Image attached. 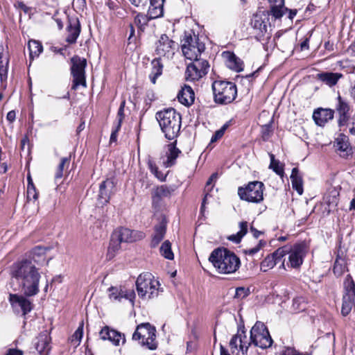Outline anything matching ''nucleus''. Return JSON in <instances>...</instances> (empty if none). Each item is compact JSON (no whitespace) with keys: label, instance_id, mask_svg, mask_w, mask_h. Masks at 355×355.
<instances>
[{"label":"nucleus","instance_id":"64","mask_svg":"<svg viewBox=\"0 0 355 355\" xmlns=\"http://www.w3.org/2000/svg\"><path fill=\"white\" fill-rule=\"evenodd\" d=\"M240 231L239 232L241 235L244 236L248 232V222L242 221L239 223Z\"/></svg>","mask_w":355,"mask_h":355},{"label":"nucleus","instance_id":"45","mask_svg":"<svg viewBox=\"0 0 355 355\" xmlns=\"http://www.w3.org/2000/svg\"><path fill=\"white\" fill-rule=\"evenodd\" d=\"M291 250V245H285L281 248H277L275 252L271 253L272 256L275 258L276 261L278 262L284 256L288 254Z\"/></svg>","mask_w":355,"mask_h":355},{"label":"nucleus","instance_id":"47","mask_svg":"<svg viewBox=\"0 0 355 355\" xmlns=\"http://www.w3.org/2000/svg\"><path fill=\"white\" fill-rule=\"evenodd\" d=\"M2 58H3V52H0V80L1 82H3V80L7 79L8 66V63H9V59L8 58H6V63L4 65Z\"/></svg>","mask_w":355,"mask_h":355},{"label":"nucleus","instance_id":"41","mask_svg":"<svg viewBox=\"0 0 355 355\" xmlns=\"http://www.w3.org/2000/svg\"><path fill=\"white\" fill-rule=\"evenodd\" d=\"M277 263L275 258L270 254L261 262V270L263 272H266L269 269L272 268Z\"/></svg>","mask_w":355,"mask_h":355},{"label":"nucleus","instance_id":"12","mask_svg":"<svg viewBox=\"0 0 355 355\" xmlns=\"http://www.w3.org/2000/svg\"><path fill=\"white\" fill-rule=\"evenodd\" d=\"M29 297L30 296H26L24 294L19 295L15 293H10L8 301L13 310V312L15 313H19V307L22 313V316L25 318L26 315L34 309V304L30 300L28 299Z\"/></svg>","mask_w":355,"mask_h":355},{"label":"nucleus","instance_id":"33","mask_svg":"<svg viewBox=\"0 0 355 355\" xmlns=\"http://www.w3.org/2000/svg\"><path fill=\"white\" fill-rule=\"evenodd\" d=\"M285 6H281V3H270V10H265L268 14V17L272 15L275 19H281L285 13Z\"/></svg>","mask_w":355,"mask_h":355},{"label":"nucleus","instance_id":"35","mask_svg":"<svg viewBox=\"0 0 355 355\" xmlns=\"http://www.w3.org/2000/svg\"><path fill=\"white\" fill-rule=\"evenodd\" d=\"M27 200H37L38 198V192L29 173L27 175Z\"/></svg>","mask_w":355,"mask_h":355},{"label":"nucleus","instance_id":"7","mask_svg":"<svg viewBox=\"0 0 355 355\" xmlns=\"http://www.w3.org/2000/svg\"><path fill=\"white\" fill-rule=\"evenodd\" d=\"M250 339L251 343L261 349L269 348L273 343L267 327L261 321H257L250 329Z\"/></svg>","mask_w":355,"mask_h":355},{"label":"nucleus","instance_id":"55","mask_svg":"<svg viewBox=\"0 0 355 355\" xmlns=\"http://www.w3.org/2000/svg\"><path fill=\"white\" fill-rule=\"evenodd\" d=\"M240 345H239V349L241 351L243 355H247L249 347L253 345V343H251V340L250 339V341L247 343L244 340H243V338H241V340H239Z\"/></svg>","mask_w":355,"mask_h":355},{"label":"nucleus","instance_id":"40","mask_svg":"<svg viewBox=\"0 0 355 355\" xmlns=\"http://www.w3.org/2000/svg\"><path fill=\"white\" fill-rule=\"evenodd\" d=\"M164 14V9L162 6H151L150 5L149 9L146 17L149 21L162 17Z\"/></svg>","mask_w":355,"mask_h":355},{"label":"nucleus","instance_id":"57","mask_svg":"<svg viewBox=\"0 0 355 355\" xmlns=\"http://www.w3.org/2000/svg\"><path fill=\"white\" fill-rule=\"evenodd\" d=\"M248 295V291L244 287H238L235 291L234 298H244Z\"/></svg>","mask_w":355,"mask_h":355},{"label":"nucleus","instance_id":"14","mask_svg":"<svg viewBox=\"0 0 355 355\" xmlns=\"http://www.w3.org/2000/svg\"><path fill=\"white\" fill-rule=\"evenodd\" d=\"M336 111L338 114V125L341 128L345 126L351 116V107L349 103L344 99L340 94L337 97Z\"/></svg>","mask_w":355,"mask_h":355},{"label":"nucleus","instance_id":"52","mask_svg":"<svg viewBox=\"0 0 355 355\" xmlns=\"http://www.w3.org/2000/svg\"><path fill=\"white\" fill-rule=\"evenodd\" d=\"M193 60L195 62H197V63L200 67V69L201 71L200 72H201V74L202 75V76H205V75H207L209 71V67H210L209 62L207 60H200L198 58V57L197 58L196 60Z\"/></svg>","mask_w":355,"mask_h":355},{"label":"nucleus","instance_id":"10","mask_svg":"<svg viewBox=\"0 0 355 355\" xmlns=\"http://www.w3.org/2000/svg\"><path fill=\"white\" fill-rule=\"evenodd\" d=\"M71 73L73 76L71 89L76 90L78 86L87 87L85 68L87 60L78 55H74L71 59Z\"/></svg>","mask_w":355,"mask_h":355},{"label":"nucleus","instance_id":"58","mask_svg":"<svg viewBox=\"0 0 355 355\" xmlns=\"http://www.w3.org/2000/svg\"><path fill=\"white\" fill-rule=\"evenodd\" d=\"M239 339L238 335H234L230 341V347L231 349L232 354H234L235 349H237L238 345H237V340Z\"/></svg>","mask_w":355,"mask_h":355},{"label":"nucleus","instance_id":"15","mask_svg":"<svg viewBox=\"0 0 355 355\" xmlns=\"http://www.w3.org/2000/svg\"><path fill=\"white\" fill-rule=\"evenodd\" d=\"M306 245L303 243H295L291 245L288 257L290 266L293 268H298L303 263V257L305 253Z\"/></svg>","mask_w":355,"mask_h":355},{"label":"nucleus","instance_id":"13","mask_svg":"<svg viewBox=\"0 0 355 355\" xmlns=\"http://www.w3.org/2000/svg\"><path fill=\"white\" fill-rule=\"evenodd\" d=\"M155 45V53L157 55L163 57L166 56L167 58L174 55L176 44L166 34L161 35Z\"/></svg>","mask_w":355,"mask_h":355},{"label":"nucleus","instance_id":"9","mask_svg":"<svg viewBox=\"0 0 355 355\" xmlns=\"http://www.w3.org/2000/svg\"><path fill=\"white\" fill-rule=\"evenodd\" d=\"M155 328L150 323H141L139 324L134 334H132V340H139L142 338L141 342L143 346H147L150 350H155L157 347L155 340Z\"/></svg>","mask_w":355,"mask_h":355},{"label":"nucleus","instance_id":"25","mask_svg":"<svg viewBox=\"0 0 355 355\" xmlns=\"http://www.w3.org/2000/svg\"><path fill=\"white\" fill-rule=\"evenodd\" d=\"M317 77L318 80L324 83L328 86L333 87L343 77V75L340 73L324 71L318 73Z\"/></svg>","mask_w":355,"mask_h":355},{"label":"nucleus","instance_id":"29","mask_svg":"<svg viewBox=\"0 0 355 355\" xmlns=\"http://www.w3.org/2000/svg\"><path fill=\"white\" fill-rule=\"evenodd\" d=\"M49 248L37 245L33 248L30 252L29 260H31L34 263H40V262L45 260V254Z\"/></svg>","mask_w":355,"mask_h":355},{"label":"nucleus","instance_id":"18","mask_svg":"<svg viewBox=\"0 0 355 355\" xmlns=\"http://www.w3.org/2000/svg\"><path fill=\"white\" fill-rule=\"evenodd\" d=\"M334 113L335 110L331 108L318 107L313 111V119L317 125L324 127L334 119Z\"/></svg>","mask_w":355,"mask_h":355},{"label":"nucleus","instance_id":"8","mask_svg":"<svg viewBox=\"0 0 355 355\" xmlns=\"http://www.w3.org/2000/svg\"><path fill=\"white\" fill-rule=\"evenodd\" d=\"M152 274H141L136 281V288L139 297L144 299L148 294V299L154 298L158 295L159 289L157 286L159 282L152 279Z\"/></svg>","mask_w":355,"mask_h":355},{"label":"nucleus","instance_id":"39","mask_svg":"<svg viewBox=\"0 0 355 355\" xmlns=\"http://www.w3.org/2000/svg\"><path fill=\"white\" fill-rule=\"evenodd\" d=\"M338 150L344 153L342 157L347 158L349 155L352 154V148L349 146L347 141H345L344 139H337Z\"/></svg>","mask_w":355,"mask_h":355},{"label":"nucleus","instance_id":"42","mask_svg":"<svg viewBox=\"0 0 355 355\" xmlns=\"http://www.w3.org/2000/svg\"><path fill=\"white\" fill-rule=\"evenodd\" d=\"M273 118L267 123L261 126V136L263 141H268L273 133Z\"/></svg>","mask_w":355,"mask_h":355},{"label":"nucleus","instance_id":"27","mask_svg":"<svg viewBox=\"0 0 355 355\" xmlns=\"http://www.w3.org/2000/svg\"><path fill=\"white\" fill-rule=\"evenodd\" d=\"M152 70L149 75L150 80L153 84H155L159 76L162 74L164 65L160 57L153 59L151 62Z\"/></svg>","mask_w":355,"mask_h":355},{"label":"nucleus","instance_id":"62","mask_svg":"<svg viewBox=\"0 0 355 355\" xmlns=\"http://www.w3.org/2000/svg\"><path fill=\"white\" fill-rule=\"evenodd\" d=\"M243 237V236L238 232L236 234H232L228 236L227 239L237 244L241 242Z\"/></svg>","mask_w":355,"mask_h":355},{"label":"nucleus","instance_id":"34","mask_svg":"<svg viewBox=\"0 0 355 355\" xmlns=\"http://www.w3.org/2000/svg\"><path fill=\"white\" fill-rule=\"evenodd\" d=\"M28 49L30 51L31 59L39 56L43 51L42 43L37 40H30L28 43Z\"/></svg>","mask_w":355,"mask_h":355},{"label":"nucleus","instance_id":"28","mask_svg":"<svg viewBox=\"0 0 355 355\" xmlns=\"http://www.w3.org/2000/svg\"><path fill=\"white\" fill-rule=\"evenodd\" d=\"M290 178L291 180L293 189L295 190L300 195H302L303 193V181L302 177L300 175L298 168L295 167L292 169Z\"/></svg>","mask_w":355,"mask_h":355},{"label":"nucleus","instance_id":"54","mask_svg":"<svg viewBox=\"0 0 355 355\" xmlns=\"http://www.w3.org/2000/svg\"><path fill=\"white\" fill-rule=\"evenodd\" d=\"M123 336V343L125 342V335L122 334L119 331L116 330H112V340L111 343L114 344V345H119L120 340L121 339Z\"/></svg>","mask_w":355,"mask_h":355},{"label":"nucleus","instance_id":"23","mask_svg":"<svg viewBox=\"0 0 355 355\" xmlns=\"http://www.w3.org/2000/svg\"><path fill=\"white\" fill-rule=\"evenodd\" d=\"M178 101L185 105L190 106L194 102L195 94L193 89L188 85H185L178 94Z\"/></svg>","mask_w":355,"mask_h":355},{"label":"nucleus","instance_id":"49","mask_svg":"<svg viewBox=\"0 0 355 355\" xmlns=\"http://www.w3.org/2000/svg\"><path fill=\"white\" fill-rule=\"evenodd\" d=\"M352 307V302L349 299V296L346 297L343 296V304L341 308V313L343 316H347L351 311Z\"/></svg>","mask_w":355,"mask_h":355},{"label":"nucleus","instance_id":"11","mask_svg":"<svg viewBox=\"0 0 355 355\" xmlns=\"http://www.w3.org/2000/svg\"><path fill=\"white\" fill-rule=\"evenodd\" d=\"M269 23L268 14L265 10L259 8L255 14L252 15L250 24L256 31L255 38L257 41L263 40L267 34V24Z\"/></svg>","mask_w":355,"mask_h":355},{"label":"nucleus","instance_id":"3","mask_svg":"<svg viewBox=\"0 0 355 355\" xmlns=\"http://www.w3.org/2000/svg\"><path fill=\"white\" fill-rule=\"evenodd\" d=\"M155 116L167 139L173 140L178 136L182 124V116L174 108L169 107L159 111Z\"/></svg>","mask_w":355,"mask_h":355},{"label":"nucleus","instance_id":"4","mask_svg":"<svg viewBox=\"0 0 355 355\" xmlns=\"http://www.w3.org/2000/svg\"><path fill=\"white\" fill-rule=\"evenodd\" d=\"M214 101L218 105H227L233 102L237 96V87L234 83L217 80L211 85Z\"/></svg>","mask_w":355,"mask_h":355},{"label":"nucleus","instance_id":"19","mask_svg":"<svg viewBox=\"0 0 355 355\" xmlns=\"http://www.w3.org/2000/svg\"><path fill=\"white\" fill-rule=\"evenodd\" d=\"M67 31L68 35L66 37V42L70 44H75L81 31L80 23L78 17H68Z\"/></svg>","mask_w":355,"mask_h":355},{"label":"nucleus","instance_id":"36","mask_svg":"<svg viewBox=\"0 0 355 355\" xmlns=\"http://www.w3.org/2000/svg\"><path fill=\"white\" fill-rule=\"evenodd\" d=\"M134 21L138 28V34L140 35L144 31L146 26L150 21L145 14L139 12L135 16Z\"/></svg>","mask_w":355,"mask_h":355},{"label":"nucleus","instance_id":"43","mask_svg":"<svg viewBox=\"0 0 355 355\" xmlns=\"http://www.w3.org/2000/svg\"><path fill=\"white\" fill-rule=\"evenodd\" d=\"M344 289L346 291V294L348 295L350 293L354 295L355 294V282L351 276V275H347L345 277L343 283Z\"/></svg>","mask_w":355,"mask_h":355},{"label":"nucleus","instance_id":"6","mask_svg":"<svg viewBox=\"0 0 355 355\" xmlns=\"http://www.w3.org/2000/svg\"><path fill=\"white\" fill-rule=\"evenodd\" d=\"M265 185L260 181L249 182L238 188V196L241 200L258 204L263 200Z\"/></svg>","mask_w":355,"mask_h":355},{"label":"nucleus","instance_id":"5","mask_svg":"<svg viewBox=\"0 0 355 355\" xmlns=\"http://www.w3.org/2000/svg\"><path fill=\"white\" fill-rule=\"evenodd\" d=\"M181 49L183 55L187 59L196 60L205 50V45L200 42L198 35H196L192 30L184 31Z\"/></svg>","mask_w":355,"mask_h":355},{"label":"nucleus","instance_id":"24","mask_svg":"<svg viewBox=\"0 0 355 355\" xmlns=\"http://www.w3.org/2000/svg\"><path fill=\"white\" fill-rule=\"evenodd\" d=\"M223 53L227 55L226 65L229 69L236 72H241L243 70L244 64L243 60L237 57L234 52L227 51Z\"/></svg>","mask_w":355,"mask_h":355},{"label":"nucleus","instance_id":"32","mask_svg":"<svg viewBox=\"0 0 355 355\" xmlns=\"http://www.w3.org/2000/svg\"><path fill=\"white\" fill-rule=\"evenodd\" d=\"M269 157L270 163L268 168L272 169L277 175L283 178L284 175V164H282L278 159H276L275 155L272 153H269Z\"/></svg>","mask_w":355,"mask_h":355},{"label":"nucleus","instance_id":"59","mask_svg":"<svg viewBox=\"0 0 355 355\" xmlns=\"http://www.w3.org/2000/svg\"><path fill=\"white\" fill-rule=\"evenodd\" d=\"M125 101H123V102H121L120 106H119V108L118 110V112H117V120L118 121H123V120L124 119V117H125V114H124V107H125Z\"/></svg>","mask_w":355,"mask_h":355},{"label":"nucleus","instance_id":"31","mask_svg":"<svg viewBox=\"0 0 355 355\" xmlns=\"http://www.w3.org/2000/svg\"><path fill=\"white\" fill-rule=\"evenodd\" d=\"M51 338L46 334L40 335L37 337V341L35 343V349L40 354H42L44 351L49 350V343Z\"/></svg>","mask_w":355,"mask_h":355},{"label":"nucleus","instance_id":"17","mask_svg":"<svg viewBox=\"0 0 355 355\" xmlns=\"http://www.w3.org/2000/svg\"><path fill=\"white\" fill-rule=\"evenodd\" d=\"M115 184L112 179L107 178L103 181L99 186V192L98 195V204L101 207L106 205L110 202L112 189Z\"/></svg>","mask_w":355,"mask_h":355},{"label":"nucleus","instance_id":"26","mask_svg":"<svg viewBox=\"0 0 355 355\" xmlns=\"http://www.w3.org/2000/svg\"><path fill=\"white\" fill-rule=\"evenodd\" d=\"M200 67L197 62H193L189 64L187 67L185 71V78L187 81H195L201 78L202 75L201 74Z\"/></svg>","mask_w":355,"mask_h":355},{"label":"nucleus","instance_id":"16","mask_svg":"<svg viewBox=\"0 0 355 355\" xmlns=\"http://www.w3.org/2000/svg\"><path fill=\"white\" fill-rule=\"evenodd\" d=\"M114 233L121 242L125 243L141 241L146 236L145 233L142 231L132 230L123 227L115 230Z\"/></svg>","mask_w":355,"mask_h":355},{"label":"nucleus","instance_id":"50","mask_svg":"<svg viewBox=\"0 0 355 355\" xmlns=\"http://www.w3.org/2000/svg\"><path fill=\"white\" fill-rule=\"evenodd\" d=\"M339 255L337 256L334 264L333 272L336 277H340L345 272L346 266L344 263L339 261Z\"/></svg>","mask_w":355,"mask_h":355},{"label":"nucleus","instance_id":"56","mask_svg":"<svg viewBox=\"0 0 355 355\" xmlns=\"http://www.w3.org/2000/svg\"><path fill=\"white\" fill-rule=\"evenodd\" d=\"M135 297H136L135 293L133 289L127 291L123 288V298L128 300L130 302H131L133 304Z\"/></svg>","mask_w":355,"mask_h":355},{"label":"nucleus","instance_id":"51","mask_svg":"<svg viewBox=\"0 0 355 355\" xmlns=\"http://www.w3.org/2000/svg\"><path fill=\"white\" fill-rule=\"evenodd\" d=\"M266 245V241L264 240H260L258 243V244L250 249H244L243 250V254L246 255H250L252 256L257 253L261 248L265 247Z\"/></svg>","mask_w":355,"mask_h":355},{"label":"nucleus","instance_id":"61","mask_svg":"<svg viewBox=\"0 0 355 355\" xmlns=\"http://www.w3.org/2000/svg\"><path fill=\"white\" fill-rule=\"evenodd\" d=\"M15 6L16 8L22 10L24 12V13H26V14L29 13V12L31 10V8L27 6L22 1H17Z\"/></svg>","mask_w":355,"mask_h":355},{"label":"nucleus","instance_id":"44","mask_svg":"<svg viewBox=\"0 0 355 355\" xmlns=\"http://www.w3.org/2000/svg\"><path fill=\"white\" fill-rule=\"evenodd\" d=\"M71 154L67 157H62L60 159V163L59 164L56 173L55 174V180L60 179L63 176V171L65 165H67V166L69 165L70 160H71Z\"/></svg>","mask_w":355,"mask_h":355},{"label":"nucleus","instance_id":"60","mask_svg":"<svg viewBox=\"0 0 355 355\" xmlns=\"http://www.w3.org/2000/svg\"><path fill=\"white\" fill-rule=\"evenodd\" d=\"M246 330L245 328L244 322L241 320L240 323L238 324L237 333L235 335H238L239 338V340H241V338H242V335L245 334Z\"/></svg>","mask_w":355,"mask_h":355},{"label":"nucleus","instance_id":"30","mask_svg":"<svg viewBox=\"0 0 355 355\" xmlns=\"http://www.w3.org/2000/svg\"><path fill=\"white\" fill-rule=\"evenodd\" d=\"M121 243L122 242L119 239V238L114 234V233H113L111 236L107 249V259L110 260L114 257L116 252H117L121 248Z\"/></svg>","mask_w":355,"mask_h":355},{"label":"nucleus","instance_id":"63","mask_svg":"<svg viewBox=\"0 0 355 355\" xmlns=\"http://www.w3.org/2000/svg\"><path fill=\"white\" fill-rule=\"evenodd\" d=\"M223 135L224 133L223 130H216L211 138V143L216 142V141L220 139L223 136Z\"/></svg>","mask_w":355,"mask_h":355},{"label":"nucleus","instance_id":"53","mask_svg":"<svg viewBox=\"0 0 355 355\" xmlns=\"http://www.w3.org/2000/svg\"><path fill=\"white\" fill-rule=\"evenodd\" d=\"M112 330L113 329H110L108 326L103 327L99 332L101 339L103 340H108L111 342Z\"/></svg>","mask_w":355,"mask_h":355},{"label":"nucleus","instance_id":"48","mask_svg":"<svg viewBox=\"0 0 355 355\" xmlns=\"http://www.w3.org/2000/svg\"><path fill=\"white\" fill-rule=\"evenodd\" d=\"M83 320L79 324L78 329L76 330L73 336H71V343H75L79 345L83 336Z\"/></svg>","mask_w":355,"mask_h":355},{"label":"nucleus","instance_id":"46","mask_svg":"<svg viewBox=\"0 0 355 355\" xmlns=\"http://www.w3.org/2000/svg\"><path fill=\"white\" fill-rule=\"evenodd\" d=\"M109 297L111 300H117L120 302L123 298V288L111 286L108 288Z\"/></svg>","mask_w":355,"mask_h":355},{"label":"nucleus","instance_id":"21","mask_svg":"<svg viewBox=\"0 0 355 355\" xmlns=\"http://www.w3.org/2000/svg\"><path fill=\"white\" fill-rule=\"evenodd\" d=\"M171 189L167 185H161L157 187L152 191V205L153 207H159L162 200L164 198H168L171 195Z\"/></svg>","mask_w":355,"mask_h":355},{"label":"nucleus","instance_id":"20","mask_svg":"<svg viewBox=\"0 0 355 355\" xmlns=\"http://www.w3.org/2000/svg\"><path fill=\"white\" fill-rule=\"evenodd\" d=\"M166 227L167 220L165 216H162L159 223L154 227V234L152 235L150 244V248H156L163 240L166 232Z\"/></svg>","mask_w":355,"mask_h":355},{"label":"nucleus","instance_id":"38","mask_svg":"<svg viewBox=\"0 0 355 355\" xmlns=\"http://www.w3.org/2000/svg\"><path fill=\"white\" fill-rule=\"evenodd\" d=\"M148 166L150 172L160 181L164 182L166 178V175H164L163 173L159 171L158 167L156 166L155 162L149 157L148 159Z\"/></svg>","mask_w":355,"mask_h":355},{"label":"nucleus","instance_id":"37","mask_svg":"<svg viewBox=\"0 0 355 355\" xmlns=\"http://www.w3.org/2000/svg\"><path fill=\"white\" fill-rule=\"evenodd\" d=\"M159 252L162 256L168 260L174 259V254L171 249V243L168 240L164 241L159 248Z\"/></svg>","mask_w":355,"mask_h":355},{"label":"nucleus","instance_id":"1","mask_svg":"<svg viewBox=\"0 0 355 355\" xmlns=\"http://www.w3.org/2000/svg\"><path fill=\"white\" fill-rule=\"evenodd\" d=\"M10 275L17 281L26 296H35L40 292L41 275L31 260L24 259L14 263L10 267Z\"/></svg>","mask_w":355,"mask_h":355},{"label":"nucleus","instance_id":"2","mask_svg":"<svg viewBox=\"0 0 355 355\" xmlns=\"http://www.w3.org/2000/svg\"><path fill=\"white\" fill-rule=\"evenodd\" d=\"M209 261L218 272L223 274L235 272L241 265L240 259L235 253L223 247L214 249L209 255Z\"/></svg>","mask_w":355,"mask_h":355},{"label":"nucleus","instance_id":"22","mask_svg":"<svg viewBox=\"0 0 355 355\" xmlns=\"http://www.w3.org/2000/svg\"><path fill=\"white\" fill-rule=\"evenodd\" d=\"M178 141L175 139L174 141L168 144V151L166 152V161L164 162V165L166 168L172 167L176 164V159L182 153L181 150L177 148Z\"/></svg>","mask_w":355,"mask_h":355}]
</instances>
